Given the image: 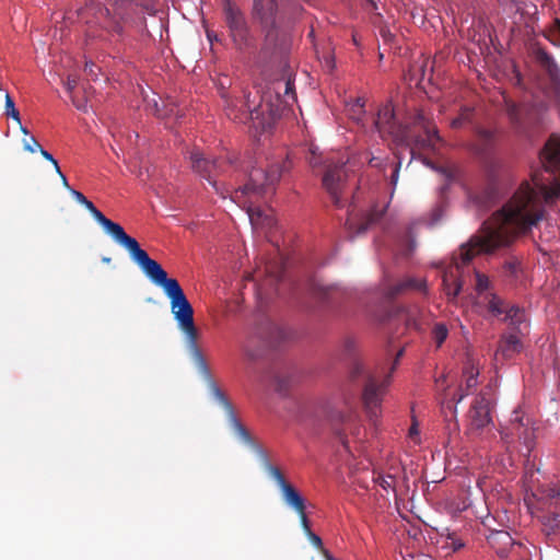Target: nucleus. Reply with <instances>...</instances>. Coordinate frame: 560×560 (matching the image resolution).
Here are the masks:
<instances>
[{"mask_svg": "<svg viewBox=\"0 0 560 560\" xmlns=\"http://www.w3.org/2000/svg\"><path fill=\"white\" fill-rule=\"evenodd\" d=\"M417 118L420 122L424 121V116L422 114H418Z\"/></svg>", "mask_w": 560, "mask_h": 560, "instance_id": "nucleus-56", "label": "nucleus"}, {"mask_svg": "<svg viewBox=\"0 0 560 560\" xmlns=\"http://www.w3.org/2000/svg\"><path fill=\"white\" fill-rule=\"evenodd\" d=\"M475 278H476L475 290L480 299L486 293L490 292L489 289L491 288V281L487 275L481 273L480 271H478L476 269H475Z\"/></svg>", "mask_w": 560, "mask_h": 560, "instance_id": "nucleus-29", "label": "nucleus"}, {"mask_svg": "<svg viewBox=\"0 0 560 560\" xmlns=\"http://www.w3.org/2000/svg\"><path fill=\"white\" fill-rule=\"evenodd\" d=\"M539 161L550 173H560V136L551 135L542 149L539 150Z\"/></svg>", "mask_w": 560, "mask_h": 560, "instance_id": "nucleus-17", "label": "nucleus"}, {"mask_svg": "<svg viewBox=\"0 0 560 560\" xmlns=\"http://www.w3.org/2000/svg\"><path fill=\"white\" fill-rule=\"evenodd\" d=\"M326 419L334 441L341 444L348 451V430L350 423L347 400L339 397L331 398L326 405Z\"/></svg>", "mask_w": 560, "mask_h": 560, "instance_id": "nucleus-10", "label": "nucleus"}, {"mask_svg": "<svg viewBox=\"0 0 560 560\" xmlns=\"http://www.w3.org/2000/svg\"><path fill=\"white\" fill-rule=\"evenodd\" d=\"M353 417H354V412L352 411V422L354 421ZM351 435H352V438L354 436V429L353 428H352Z\"/></svg>", "mask_w": 560, "mask_h": 560, "instance_id": "nucleus-58", "label": "nucleus"}, {"mask_svg": "<svg viewBox=\"0 0 560 560\" xmlns=\"http://www.w3.org/2000/svg\"><path fill=\"white\" fill-rule=\"evenodd\" d=\"M498 534H499L500 536H503V537H504L509 542H511V541H512V537L510 536V534H509V533H506V532H498Z\"/></svg>", "mask_w": 560, "mask_h": 560, "instance_id": "nucleus-51", "label": "nucleus"}, {"mask_svg": "<svg viewBox=\"0 0 560 560\" xmlns=\"http://www.w3.org/2000/svg\"><path fill=\"white\" fill-rule=\"evenodd\" d=\"M410 291L427 293L428 284L425 279L416 277H406L400 280H394L388 273L384 272L381 284L378 304L374 310V318L381 325H405L408 328H417V320L409 315L406 307L397 304V298Z\"/></svg>", "mask_w": 560, "mask_h": 560, "instance_id": "nucleus-6", "label": "nucleus"}, {"mask_svg": "<svg viewBox=\"0 0 560 560\" xmlns=\"http://www.w3.org/2000/svg\"><path fill=\"white\" fill-rule=\"evenodd\" d=\"M94 67H95V66H94V63H91V65L85 63V71H86L89 74H94V70H93V68H94Z\"/></svg>", "mask_w": 560, "mask_h": 560, "instance_id": "nucleus-49", "label": "nucleus"}, {"mask_svg": "<svg viewBox=\"0 0 560 560\" xmlns=\"http://www.w3.org/2000/svg\"><path fill=\"white\" fill-rule=\"evenodd\" d=\"M396 335H397V331H392V330L388 331L387 345H386V359H385L386 361L390 357V345L394 341V339L396 338Z\"/></svg>", "mask_w": 560, "mask_h": 560, "instance_id": "nucleus-42", "label": "nucleus"}, {"mask_svg": "<svg viewBox=\"0 0 560 560\" xmlns=\"http://www.w3.org/2000/svg\"><path fill=\"white\" fill-rule=\"evenodd\" d=\"M350 221V210L348 209L347 210V213H346V224Z\"/></svg>", "mask_w": 560, "mask_h": 560, "instance_id": "nucleus-55", "label": "nucleus"}, {"mask_svg": "<svg viewBox=\"0 0 560 560\" xmlns=\"http://www.w3.org/2000/svg\"><path fill=\"white\" fill-rule=\"evenodd\" d=\"M283 270H284V267H283L282 262L275 264V265L268 264L266 266V272L271 277L272 281H275V282H278L281 280Z\"/></svg>", "mask_w": 560, "mask_h": 560, "instance_id": "nucleus-33", "label": "nucleus"}, {"mask_svg": "<svg viewBox=\"0 0 560 560\" xmlns=\"http://www.w3.org/2000/svg\"><path fill=\"white\" fill-rule=\"evenodd\" d=\"M532 196L528 192L515 194L500 210L503 223L514 226L522 234L530 232L544 218L542 211L532 214Z\"/></svg>", "mask_w": 560, "mask_h": 560, "instance_id": "nucleus-8", "label": "nucleus"}, {"mask_svg": "<svg viewBox=\"0 0 560 560\" xmlns=\"http://www.w3.org/2000/svg\"><path fill=\"white\" fill-rule=\"evenodd\" d=\"M70 192L71 195L73 196V198L81 205H84L85 201L88 200V198L80 191L78 190H74V189H70Z\"/></svg>", "mask_w": 560, "mask_h": 560, "instance_id": "nucleus-44", "label": "nucleus"}, {"mask_svg": "<svg viewBox=\"0 0 560 560\" xmlns=\"http://www.w3.org/2000/svg\"><path fill=\"white\" fill-rule=\"evenodd\" d=\"M244 352H245V355L249 360H255L256 359V354L253 351H250L248 348H244Z\"/></svg>", "mask_w": 560, "mask_h": 560, "instance_id": "nucleus-47", "label": "nucleus"}, {"mask_svg": "<svg viewBox=\"0 0 560 560\" xmlns=\"http://www.w3.org/2000/svg\"><path fill=\"white\" fill-rule=\"evenodd\" d=\"M500 197V190L495 180H491L482 192L470 194V200L479 208L487 209L494 205Z\"/></svg>", "mask_w": 560, "mask_h": 560, "instance_id": "nucleus-22", "label": "nucleus"}, {"mask_svg": "<svg viewBox=\"0 0 560 560\" xmlns=\"http://www.w3.org/2000/svg\"><path fill=\"white\" fill-rule=\"evenodd\" d=\"M0 90H2V86L0 85Z\"/></svg>", "mask_w": 560, "mask_h": 560, "instance_id": "nucleus-61", "label": "nucleus"}, {"mask_svg": "<svg viewBox=\"0 0 560 560\" xmlns=\"http://www.w3.org/2000/svg\"><path fill=\"white\" fill-rule=\"evenodd\" d=\"M372 128L375 129L382 138H389L397 148H410L411 160L420 161L424 166L440 174L445 183L439 186V205L432 210L431 218L428 221L429 226L435 225L444 215L446 208V194L451 184L457 178V171L446 165H439L421 153H416L411 144L419 147H429L433 139L440 140L436 129H427V138L412 137L407 125L401 124L395 114L392 104H385L378 109L376 117H371Z\"/></svg>", "mask_w": 560, "mask_h": 560, "instance_id": "nucleus-2", "label": "nucleus"}, {"mask_svg": "<svg viewBox=\"0 0 560 560\" xmlns=\"http://www.w3.org/2000/svg\"><path fill=\"white\" fill-rule=\"evenodd\" d=\"M463 373L465 376L466 390L470 392L471 389L476 388L478 385L479 376L478 368L471 361H468L464 366Z\"/></svg>", "mask_w": 560, "mask_h": 560, "instance_id": "nucleus-28", "label": "nucleus"}, {"mask_svg": "<svg viewBox=\"0 0 560 560\" xmlns=\"http://www.w3.org/2000/svg\"><path fill=\"white\" fill-rule=\"evenodd\" d=\"M254 15L267 28L264 50L273 51L278 48L279 32L275 27L277 4L275 0H254Z\"/></svg>", "mask_w": 560, "mask_h": 560, "instance_id": "nucleus-13", "label": "nucleus"}, {"mask_svg": "<svg viewBox=\"0 0 560 560\" xmlns=\"http://www.w3.org/2000/svg\"><path fill=\"white\" fill-rule=\"evenodd\" d=\"M189 161L192 171L202 178H206L218 192L219 187L217 178L219 175L226 172L234 163L232 160H210L206 158L199 149H194L189 152Z\"/></svg>", "mask_w": 560, "mask_h": 560, "instance_id": "nucleus-12", "label": "nucleus"}, {"mask_svg": "<svg viewBox=\"0 0 560 560\" xmlns=\"http://www.w3.org/2000/svg\"><path fill=\"white\" fill-rule=\"evenodd\" d=\"M298 515L300 517V523H301V526H302L305 535L308 534L310 532H312L310 521L307 518L305 510L302 511V514H298Z\"/></svg>", "mask_w": 560, "mask_h": 560, "instance_id": "nucleus-40", "label": "nucleus"}, {"mask_svg": "<svg viewBox=\"0 0 560 560\" xmlns=\"http://www.w3.org/2000/svg\"><path fill=\"white\" fill-rule=\"evenodd\" d=\"M521 260L516 257L506 260L502 265V276L509 281H516L521 273Z\"/></svg>", "mask_w": 560, "mask_h": 560, "instance_id": "nucleus-27", "label": "nucleus"}, {"mask_svg": "<svg viewBox=\"0 0 560 560\" xmlns=\"http://www.w3.org/2000/svg\"><path fill=\"white\" fill-rule=\"evenodd\" d=\"M508 115L513 124L514 128L521 132L526 133L532 125L526 118H525V109L518 107L516 104L512 103L508 106Z\"/></svg>", "mask_w": 560, "mask_h": 560, "instance_id": "nucleus-24", "label": "nucleus"}, {"mask_svg": "<svg viewBox=\"0 0 560 560\" xmlns=\"http://www.w3.org/2000/svg\"><path fill=\"white\" fill-rule=\"evenodd\" d=\"M77 84H78V80H77V78H75V77H72V75H68V78H67V81H66L65 85H66V89H67V91H68L69 93H72V92H73V90L75 89Z\"/></svg>", "mask_w": 560, "mask_h": 560, "instance_id": "nucleus-43", "label": "nucleus"}, {"mask_svg": "<svg viewBox=\"0 0 560 560\" xmlns=\"http://www.w3.org/2000/svg\"><path fill=\"white\" fill-rule=\"evenodd\" d=\"M406 347H401L394 355L390 366L385 362L371 369L352 354V382L358 380L361 385V402L369 421L376 425L382 416L384 396L392 384L393 375L404 357Z\"/></svg>", "mask_w": 560, "mask_h": 560, "instance_id": "nucleus-3", "label": "nucleus"}, {"mask_svg": "<svg viewBox=\"0 0 560 560\" xmlns=\"http://www.w3.org/2000/svg\"><path fill=\"white\" fill-rule=\"evenodd\" d=\"M372 222H373L372 220H369V221H366V222L362 223V224H361L360 226H358L357 229H354V225L352 224V236H353L354 234H355V235H362V234H364V233L369 230V228H370V225L372 224Z\"/></svg>", "mask_w": 560, "mask_h": 560, "instance_id": "nucleus-41", "label": "nucleus"}, {"mask_svg": "<svg viewBox=\"0 0 560 560\" xmlns=\"http://www.w3.org/2000/svg\"><path fill=\"white\" fill-rule=\"evenodd\" d=\"M270 115L273 117L276 115V113L273 112V109H270Z\"/></svg>", "mask_w": 560, "mask_h": 560, "instance_id": "nucleus-60", "label": "nucleus"}, {"mask_svg": "<svg viewBox=\"0 0 560 560\" xmlns=\"http://www.w3.org/2000/svg\"><path fill=\"white\" fill-rule=\"evenodd\" d=\"M529 419H525L520 407L515 408L511 415L508 427L500 430L502 440L510 442L513 439L523 441L527 448L533 440V431L528 427Z\"/></svg>", "mask_w": 560, "mask_h": 560, "instance_id": "nucleus-16", "label": "nucleus"}, {"mask_svg": "<svg viewBox=\"0 0 560 560\" xmlns=\"http://www.w3.org/2000/svg\"><path fill=\"white\" fill-rule=\"evenodd\" d=\"M5 115L21 125L20 113L15 108L14 102L8 92L5 93Z\"/></svg>", "mask_w": 560, "mask_h": 560, "instance_id": "nucleus-31", "label": "nucleus"}, {"mask_svg": "<svg viewBox=\"0 0 560 560\" xmlns=\"http://www.w3.org/2000/svg\"><path fill=\"white\" fill-rule=\"evenodd\" d=\"M351 42H352V46L353 45L358 46V42H357V39H355V37L353 35H352Z\"/></svg>", "mask_w": 560, "mask_h": 560, "instance_id": "nucleus-57", "label": "nucleus"}, {"mask_svg": "<svg viewBox=\"0 0 560 560\" xmlns=\"http://www.w3.org/2000/svg\"><path fill=\"white\" fill-rule=\"evenodd\" d=\"M450 539L452 540V549L454 551H457L464 547V542L462 540L456 539L454 537H450Z\"/></svg>", "mask_w": 560, "mask_h": 560, "instance_id": "nucleus-45", "label": "nucleus"}, {"mask_svg": "<svg viewBox=\"0 0 560 560\" xmlns=\"http://www.w3.org/2000/svg\"><path fill=\"white\" fill-rule=\"evenodd\" d=\"M502 320L509 325L511 331L521 336H526L529 332V320L526 311L517 304H511L508 307Z\"/></svg>", "mask_w": 560, "mask_h": 560, "instance_id": "nucleus-20", "label": "nucleus"}, {"mask_svg": "<svg viewBox=\"0 0 560 560\" xmlns=\"http://www.w3.org/2000/svg\"><path fill=\"white\" fill-rule=\"evenodd\" d=\"M210 388L213 397L223 406L225 409L231 427L235 433L246 443H250L252 439L248 431L243 427L240 420L236 418L233 410L232 404L228 400L223 392L217 386V384L210 380Z\"/></svg>", "mask_w": 560, "mask_h": 560, "instance_id": "nucleus-18", "label": "nucleus"}, {"mask_svg": "<svg viewBox=\"0 0 560 560\" xmlns=\"http://www.w3.org/2000/svg\"><path fill=\"white\" fill-rule=\"evenodd\" d=\"M513 238L488 231L485 235H472L463 243L459 250L454 254L452 262L436 264L441 268L443 289L451 301L456 300L463 290V268L469 264L476 255H493L501 248L510 247Z\"/></svg>", "mask_w": 560, "mask_h": 560, "instance_id": "nucleus-4", "label": "nucleus"}, {"mask_svg": "<svg viewBox=\"0 0 560 560\" xmlns=\"http://www.w3.org/2000/svg\"><path fill=\"white\" fill-rule=\"evenodd\" d=\"M292 167V162L287 155L281 165H271L268 171L253 167L248 173L246 184L234 190L232 200L246 209L253 225L266 224L271 226L272 219L255 203L272 190L282 173Z\"/></svg>", "mask_w": 560, "mask_h": 560, "instance_id": "nucleus-5", "label": "nucleus"}, {"mask_svg": "<svg viewBox=\"0 0 560 560\" xmlns=\"http://www.w3.org/2000/svg\"><path fill=\"white\" fill-rule=\"evenodd\" d=\"M104 230L130 254L143 273L156 285L161 287L170 299L171 311L179 329L185 334L189 352L198 369L209 376L206 360L198 347V329L194 322V308L186 298L179 282L168 278L166 271L148 253L142 249L136 238L128 235L121 225L106 218L89 199L83 205Z\"/></svg>", "mask_w": 560, "mask_h": 560, "instance_id": "nucleus-1", "label": "nucleus"}, {"mask_svg": "<svg viewBox=\"0 0 560 560\" xmlns=\"http://www.w3.org/2000/svg\"><path fill=\"white\" fill-rule=\"evenodd\" d=\"M364 105H365V101L363 100V97H357L355 100L352 98V105H351L352 122H357L359 125H362L363 127L365 126V124L363 122L362 118L359 116L357 117L354 115V113L358 109V110L362 112L363 114H365Z\"/></svg>", "mask_w": 560, "mask_h": 560, "instance_id": "nucleus-32", "label": "nucleus"}, {"mask_svg": "<svg viewBox=\"0 0 560 560\" xmlns=\"http://www.w3.org/2000/svg\"><path fill=\"white\" fill-rule=\"evenodd\" d=\"M39 145L40 144L37 142V140L33 136H31L30 138L23 139V148L25 151L34 153L37 151Z\"/></svg>", "mask_w": 560, "mask_h": 560, "instance_id": "nucleus-36", "label": "nucleus"}, {"mask_svg": "<svg viewBox=\"0 0 560 560\" xmlns=\"http://www.w3.org/2000/svg\"><path fill=\"white\" fill-rule=\"evenodd\" d=\"M494 408V400L486 393L480 392L474 399L470 410L469 419L470 424L476 430H485L493 424L492 411Z\"/></svg>", "mask_w": 560, "mask_h": 560, "instance_id": "nucleus-15", "label": "nucleus"}, {"mask_svg": "<svg viewBox=\"0 0 560 560\" xmlns=\"http://www.w3.org/2000/svg\"><path fill=\"white\" fill-rule=\"evenodd\" d=\"M284 97H291L292 101H295L294 82L291 79L284 82Z\"/></svg>", "mask_w": 560, "mask_h": 560, "instance_id": "nucleus-38", "label": "nucleus"}, {"mask_svg": "<svg viewBox=\"0 0 560 560\" xmlns=\"http://www.w3.org/2000/svg\"><path fill=\"white\" fill-rule=\"evenodd\" d=\"M521 335L514 331L503 334L501 336V342L499 351L503 357L509 358L513 353H520L523 350V343L521 341Z\"/></svg>", "mask_w": 560, "mask_h": 560, "instance_id": "nucleus-23", "label": "nucleus"}, {"mask_svg": "<svg viewBox=\"0 0 560 560\" xmlns=\"http://www.w3.org/2000/svg\"><path fill=\"white\" fill-rule=\"evenodd\" d=\"M540 61L546 68L550 80L555 83H559L560 81V68L558 67L555 58L546 51H541L539 55Z\"/></svg>", "mask_w": 560, "mask_h": 560, "instance_id": "nucleus-25", "label": "nucleus"}, {"mask_svg": "<svg viewBox=\"0 0 560 560\" xmlns=\"http://www.w3.org/2000/svg\"><path fill=\"white\" fill-rule=\"evenodd\" d=\"M306 536H307L308 540L311 541V544L314 547H316L317 549H319L322 553H323V550H326L323 546V540L318 535H316L313 532H310L308 534H306Z\"/></svg>", "mask_w": 560, "mask_h": 560, "instance_id": "nucleus-37", "label": "nucleus"}, {"mask_svg": "<svg viewBox=\"0 0 560 560\" xmlns=\"http://www.w3.org/2000/svg\"><path fill=\"white\" fill-rule=\"evenodd\" d=\"M114 32H116L117 34H121L122 27L119 24H117L114 26Z\"/></svg>", "mask_w": 560, "mask_h": 560, "instance_id": "nucleus-52", "label": "nucleus"}, {"mask_svg": "<svg viewBox=\"0 0 560 560\" xmlns=\"http://www.w3.org/2000/svg\"><path fill=\"white\" fill-rule=\"evenodd\" d=\"M418 433H419L418 424L416 422H413V424L409 429V435H416Z\"/></svg>", "mask_w": 560, "mask_h": 560, "instance_id": "nucleus-48", "label": "nucleus"}, {"mask_svg": "<svg viewBox=\"0 0 560 560\" xmlns=\"http://www.w3.org/2000/svg\"><path fill=\"white\" fill-rule=\"evenodd\" d=\"M224 14L233 42L238 49L253 47V38L241 10L232 2L228 1L224 7Z\"/></svg>", "mask_w": 560, "mask_h": 560, "instance_id": "nucleus-14", "label": "nucleus"}, {"mask_svg": "<svg viewBox=\"0 0 560 560\" xmlns=\"http://www.w3.org/2000/svg\"><path fill=\"white\" fill-rule=\"evenodd\" d=\"M373 482L387 493H396V478L392 474L374 472Z\"/></svg>", "mask_w": 560, "mask_h": 560, "instance_id": "nucleus-26", "label": "nucleus"}, {"mask_svg": "<svg viewBox=\"0 0 560 560\" xmlns=\"http://www.w3.org/2000/svg\"><path fill=\"white\" fill-rule=\"evenodd\" d=\"M259 125H261V127H262V128H265V126H266L265 120L262 119V121H261V122H259Z\"/></svg>", "mask_w": 560, "mask_h": 560, "instance_id": "nucleus-59", "label": "nucleus"}, {"mask_svg": "<svg viewBox=\"0 0 560 560\" xmlns=\"http://www.w3.org/2000/svg\"><path fill=\"white\" fill-rule=\"evenodd\" d=\"M433 339L441 347L448 336V328L444 323H436L432 330Z\"/></svg>", "mask_w": 560, "mask_h": 560, "instance_id": "nucleus-30", "label": "nucleus"}, {"mask_svg": "<svg viewBox=\"0 0 560 560\" xmlns=\"http://www.w3.org/2000/svg\"><path fill=\"white\" fill-rule=\"evenodd\" d=\"M20 130L22 133L28 135V130L22 124L20 125Z\"/></svg>", "mask_w": 560, "mask_h": 560, "instance_id": "nucleus-54", "label": "nucleus"}, {"mask_svg": "<svg viewBox=\"0 0 560 560\" xmlns=\"http://www.w3.org/2000/svg\"><path fill=\"white\" fill-rule=\"evenodd\" d=\"M472 116V108H462L460 114L452 120V127L462 128L465 124H470L474 139L469 144V150L477 158L487 160L494 151L497 131L495 129L487 128L479 124L471 122Z\"/></svg>", "mask_w": 560, "mask_h": 560, "instance_id": "nucleus-9", "label": "nucleus"}, {"mask_svg": "<svg viewBox=\"0 0 560 560\" xmlns=\"http://www.w3.org/2000/svg\"><path fill=\"white\" fill-rule=\"evenodd\" d=\"M323 556L326 560H337L330 555L328 550H323Z\"/></svg>", "mask_w": 560, "mask_h": 560, "instance_id": "nucleus-50", "label": "nucleus"}, {"mask_svg": "<svg viewBox=\"0 0 560 560\" xmlns=\"http://www.w3.org/2000/svg\"><path fill=\"white\" fill-rule=\"evenodd\" d=\"M154 106H155L154 114H155V115H158V116H160V117H161V116H164V114H162V113L160 112V109H159V107H158V104H156V103L154 104Z\"/></svg>", "mask_w": 560, "mask_h": 560, "instance_id": "nucleus-53", "label": "nucleus"}, {"mask_svg": "<svg viewBox=\"0 0 560 560\" xmlns=\"http://www.w3.org/2000/svg\"><path fill=\"white\" fill-rule=\"evenodd\" d=\"M56 173L60 176L61 182H62V185H63L66 188H68V189L70 190L71 188H70V186H69V184H68V179H67V177L63 175V173L61 172V170L59 168V172H56Z\"/></svg>", "mask_w": 560, "mask_h": 560, "instance_id": "nucleus-46", "label": "nucleus"}, {"mask_svg": "<svg viewBox=\"0 0 560 560\" xmlns=\"http://www.w3.org/2000/svg\"><path fill=\"white\" fill-rule=\"evenodd\" d=\"M37 151L40 152L42 156L45 160L51 162V164L54 165L56 172H59V164H58L57 160L48 151L44 150L40 145L37 149Z\"/></svg>", "mask_w": 560, "mask_h": 560, "instance_id": "nucleus-39", "label": "nucleus"}, {"mask_svg": "<svg viewBox=\"0 0 560 560\" xmlns=\"http://www.w3.org/2000/svg\"><path fill=\"white\" fill-rule=\"evenodd\" d=\"M226 116L234 121L237 122H246L248 119L255 121L259 120L260 116L264 115L262 105L254 107L253 109L249 105L243 104L242 102L231 101L228 103L225 107Z\"/></svg>", "mask_w": 560, "mask_h": 560, "instance_id": "nucleus-19", "label": "nucleus"}, {"mask_svg": "<svg viewBox=\"0 0 560 560\" xmlns=\"http://www.w3.org/2000/svg\"><path fill=\"white\" fill-rule=\"evenodd\" d=\"M481 307H483L492 317H500L504 316L508 307L510 304L502 299L498 293L495 292H488L482 298H480V301L478 303Z\"/></svg>", "mask_w": 560, "mask_h": 560, "instance_id": "nucleus-21", "label": "nucleus"}, {"mask_svg": "<svg viewBox=\"0 0 560 560\" xmlns=\"http://www.w3.org/2000/svg\"><path fill=\"white\" fill-rule=\"evenodd\" d=\"M257 452L265 470L270 475L271 478L275 479L278 487L280 488L284 503L293 509L298 514H302V511L306 509L304 498L291 483L285 480L281 470L278 467L271 465L268 454L261 447L257 446Z\"/></svg>", "mask_w": 560, "mask_h": 560, "instance_id": "nucleus-11", "label": "nucleus"}, {"mask_svg": "<svg viewBox=\"0 0 560 560\" xmlns=\"http://www.w3.org/2000/svg\"><path fill=\"white\" fill-rule=\"evenodd\" d=\"M397 161L392 163V173H390V184L393 186V191L395 190V187L397 185L398 178H399V172L401 167L402 158L397 154Z\"/></svg>", "mask_w": 560, "mask_h": 560, "instance_id": "nucleus-35", "label": "nucleus"}, {"mask_svg": "<svg viewBox=\"0 0 560 560\" xmlns=\"http://www.w3.org/2000/svg\"><path fill=\"white\" fill-rule=\"evenodd\" d=\"M469 394L470 392L466 390V388L464 389L463 386L459 387L458 394L453 397L454 404L448 406L453 417L457 418V405L460 404Z\"/></svg>", "mask_w": 560, "mask_h": 560, "instance_id": "nucleus-34", "label": "nucleus"}, {"mask_svg": "<svg viewBox=\"0 0 560 560\" xmlns=\"http://www.w3.org/2000/svg\"><path fill=\"white\" fill-rule=\"evenodd\" d=\"M303 153L305 161L313 170L326 166V172L323 176V186L329 194L334 205L337 208L343 207L340 194L345 179L347 178L346 163L341 165L332 164V159L328 155H324L318 147L312 142L304 145Z\"/></svg>", "mask_w": 560, "mask_h": 560, "instance_id": "nucleus-7", "label": "nucleus"}]
</instances>
